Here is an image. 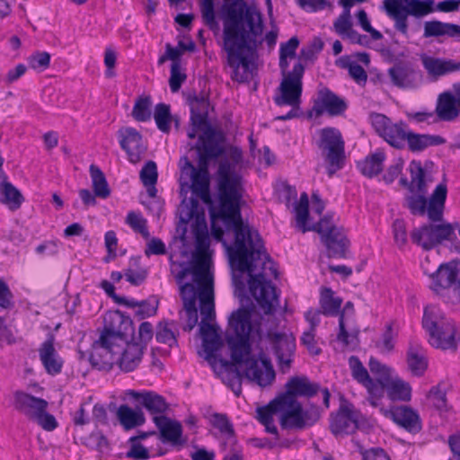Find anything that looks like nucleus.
Wrapping results in <instances>:
<instances>
[{"label":"nucleus","instance_id":"nucleus-1","mask_svg":"<svg viewBox=\"0 0 460 460\" xmlns=\"http://www.w3.org/2000/svg\"><path fill=\"white\" fill-rule=\"evenodd\" d=\"M217 204L208 207L213 237L223 243L233 270L248 273L249 290L260 309L272 314L279 298L275 286L266 280L263 273L253 274L256 262L264 257L271 262L262 244L254 243L248 226L243 222L240 208L242 176L228 161L217 169Z\"/></svg>","mask_w":460,"mask_h":460},{"label":"nucleus","instance_id":"nucleus-2","mask_svg":"<svg viewBox=\"0 0 460 460\" xmlns=\"http://www.w3.org/2000/svg\"><path fill=\"white\" fill-rule=\"evenodd\" d=\"M223 1L220 10L222 49L227 55V64L233 68L232 80L244 83L247 81L246 71L262 44V13L256 5L249 4L244 0Z\"/></svg>","mask_w":460,"mask_h":460},{"label":"nucleus","instance_id":"nucleus-3","mask_svg":"<svg viewBox=\"0 0 460 460\" xmlns=\"http://www.w3.org/2000/svg\"><path fill=\"white\" fill-rule=\"evenodd\" d=\"M228 324L234 331L233 335L226 336L231 360L221 359L220 363L224 367L231 368L234 372V376L229 380L232 391L236 396L240 395L243 376L261 387L270 385L275 379V371L271 364L268 360H262L265 367L263 371L259 367L257 359L251 355L252 309L242 306L234 311L228 318Z\"/></svg>","mask_w":460,"mask_h":460},{"label":"nucleus","instance_id":"nucleus-4","mask_svg":"<svg viewBox=\"0 0 460 460\" xmlns=\"http://www.w3.org/2000/svg\"><path fill=\"white\" fill-rule=\"evenodd\" d=\"M460 7V0H383L381 9L394 22V29L408 35V18H423L435 12L454 13Z\"/></svg>","mask_w":460,"mask_h":460},{"label":"nucleus","instance_id":"nucleus-5","mask_svg":"<svg viewBox=\"0 0 460 460\" xmlns=\"http://www.w3.org/2000/svg\"><path fill=\"white\" fill-rule=\"evenodd\" d=\"M422 328L428 333V341L435 349L456 352L460 342V332L455 323L447 318L438 306L430 305L424 308Z\"/></svg>","mask_w":460,"mask_h":460},{"label":"nucleus","instance_id":"nucleus-6","mask_svg":"<svg viewBox=\"0 0 460 460\" xmlns=\"http://www.w3.org/2000/svg\"><path fill=\"white\" fill-rule=\"evenodd\" d=\"M122 321L124 313L116 310L109 312L103 318L104 328L97 343L100 344L102 352H92L89 360L93 367L100 370H111L113 367L112 354L114 349L119 347L117 341L121 336Z\"/></svg>","mask_w":460,"mask_h":460},{"label":"nucleus","instance_id":"nucleus-7","mask_svg":"<svg viewBox=\"0 0 460 460\" xmlns=\"http://www.w3.org/2000/svg\"><path fill=\"white\" fill-rule=\"evenodd\" d=\"M427 193L413 192L404 197L403 207L413 216H424L426 213L432 222L443 220V212L447 199V188L445 183H439L435 188L429 199Z\"/></svg>","mask_w":460,"mask_h":460},{"label":"nucleus","instance_id":"nucleus-8","mask_svg":"<svg viewBox=\"0 0 460 460\" xmlns=\"http://www.w3.org/2000/svg\"><path fill=\"white\" fill-rule=\"evenodd\" d=\"M315 145L328 164L327 173L332 177L344 166L346 158L345 143L341 131L333 127L321 128Z\"/></svg>","mask_w":460,"mask_h":460},{"label":"nucleus","instance_id":"nucleus-9","mask_svg":"<svg viewBox=\"0 0 460 460\" xmlns=\"http://www.w3.org/2000/svg\"><path fill=\"white\" fill-rule=\"evenodd\" d=\"M286 391L279 397L286 406L301 403L297 398L310 399L319 392L323 394V402L326 409L330 407L331 394L328 388H322L319 383L312 382L306 376H291L285 385Z\"/></svg>","mask_w":460,"mask_h":460},{"label":"nucleus","instance_id":"nucleus-10","mask_svg":"<svg viewBox=\"0 0 460 460\" xmlns=\"http://www.w3.org/2000/svg\"><path fill=\"white\" fill-rule=\"evenodd\" d=\"M310 229L320 234L329 258L345 259L347 257L350 242L342 227L336 226L330 218L324 217Z\"/></svg>","mask_w":460,"mask_h":460},{"label":"nucleus","instance_id":"nucleus-11","mask_svg":"<svg viewBox=\"0 0 460 460\" xmlns=\"http://www.w3.org/2000/svg\"><path fill=\"white\" fill-rule=\"evenodd\" d=\"M459 264L460 260H452L441 264L436 272L431 275L433 290L437 293L444 290L446 294L443 296L447 298V302L453 305L460 304Z\"/></svg>","mask_w":460,"mask_h":460},{"label":"nucleus","instance_id":"nucleus-12","mask_svg":"<svg viewBox=\"0 0 460 460\" xmlns=\"http://www.w3.org/2000/svg\"><path fill=\"white\" fill-rule=\"evenodd\" d=\"M430 222L411 232V239L413 243L420 246L424 251H430L447 239L456 238L454 225L450 223L436 224Z\"/></svg>","mask_w":460,"mask_h":460},{"label":"nucleus","instance_id":"nucleus-13","mask_svg":"<svg viewBox=\"0 0 460 460\" xmlns=\"http://www.w3.org/2000/svg\"><path fill=\"white\" fill-rule=\"evenodd\" d=\"M304 74L305 66L301 62L296 63L278 87L279 94L273 98L276 105L281 107L301 103Z\"/></svg>","mask_w":460,"mask_h":460},{"label":"nucleus","instance_id":"nucleus-14","mask_svg":"<svg viewBox=\"0 0 460 460\" xmlns=\"http://www.w3.org/2000/svg\"><path fill=\"white\" fill-rule=\"evenodd\" d=\"M225 139L221 131L215 129L212 127L203 131V134L199 137V141L196 145L199 160L196 171L209 173V163L221 156L225 149L221 146V142Z\"/></svg>","mask_w":460,"mask_h":460},{"label":"nucleus","instance_id":"nucleus-15","mask_svg":"<svg viewBox=\"0 0 460 460\" xmlns=\"http://www.w3.org/2000/svg\"><path fill=\"white\" fill-rule=\"evenodd\" d=\"M322 410L316 404L304 408L302 403L286 406V412L280 415L279 424L283 429L303 430L313 427L321 419Z\"/></svg>","mask_w":460,"mask_h":460},{"label":"nucleus","instance_id":"nucleus-16","mask_svg":"<svg viewBox=\"0 0 460 460\" xmlns=\"http://www.w3.org/2000/svg\"><path fill=\"white\" fill-rule=\"evenodd\" d=\"M361 413L347 401L341 403L335 414L331 415L330 429L335 436L349 435L358 429Z\"/></svg>","mask_w":460,"mask_h":460},{"label":"nucleus","instance_id":"nucleus-17","mask_svg":"<svg viewBox=\"0 0 460 460\" xmlns=\"http://www.w3.org/2000/svg\"><path fill=\"white\" fill-rule=\"evenodd\" d=\"M280 370L284 373L290 368L296 350V340L292 334L271 332L267 334Z\"/></svg>","mask_w":460,"mask_h":460},{"label":"nucleus","instance_id":"nucleus-18","mask_svg":"<svg viewBox=\"0 0 460 460\" xmlns=\"http://www.w3.org/2000/svg\"><path fill=\"white\" fill-rule=\"evenodd\" d=\"M348 105L344 99L337 95L329 88L324 87L318 91V97L314 101L312 111H309L308 117H312L314 112L316 117L322 116L324 112L332 117L340 116L345 112Z\"/></svg>","mask_w":460,"mask_h":460},{"label":"nucleus","instance_id":"nucleus-19","mask_svg":"<svg viewBox=\"0 0 460 460\" xmlns=\"http://www.w3.org/2000/svg\"><path fill=\"white\" fill-rule=\"evenodd\" d=\"M185 163L181 168L182 174L189 176L191 184L188 187L191 189L192 194L199 198L206 205H215L210 194V175L209 173L196 171V167L188 158H184Z\"/></svg>","mask_w":460,"mask_h":460},{"label":"nucleus","instance_id":"nucleus-20","mask_svg":"<svg viewBox=\"0 0 460 460\" xmlns=\"http://www.w3.org/2000/svg\"><path fill=\"white\" fill-rule=\"evenodd\" d=\"M118 137L119 146L128 155L129 162L138 163L146 151L142 135L136 128L127 127L119 129Z\"/></svg>","mask_w":460,"mask_h":460},{"label":"nucleus","instance_id":"nucleus-21","mask_svg":"<svg viewBox=\"0 0 460 460\" xmlns=\"http://www.w3.org/2000/svg\"><path fill=\"white\" fill-rule=\"evenodd\" d=\"M153 421L159 430V438L163 442H169L173 447H183L187 439L182 438V426L180 421L172 420L165 415L153 417Z\"/></svg>","mask_w":460,"mask_h":460},{"label":"nucleus","instance_id":"nucleus-22","mask_svg":"<svg viewBox=\"0 0 460 460\" xmlns=\"http://www.w3.org/2000/svg\"><path fill=\"white\" fill-rule=\"evenodd\" d=\"M55 336L49 333L47 339L39 348L40 359L46 370L50 376H57L61 373L64 361L55 349Z\"/></svg>","mask_w":460,"mask_h":460},{"label":"nucleus","instance_id":"nucleus-23","mask_svg":"<svg viewBox=\"0 0 460 460\" xmlns=\"http://www.w3.org/2000/svg\"><path fill=\"white\" fill-rule=\"evenodd\" d=\"M394 423L410 433L416 434L421 429V420L417 411L410 406L401 405L393 407L385 412Z\"/></svg>","mask_w":460,"mask_h":460},{"label":"nucleus","instance_id":"nucleus-24","mask_svg":"<svg viewBox=\"0 0 460 460\" xmlns=\"http://www.w3.org/2000/svg\"><path fill=\"white\" fill-rule=\"evenodd\" d=\"M48 406L49 402L45 399L22 391H17L14 394V408L31 420L34 421L40 413L48 409Z\"/></svg>","mask_w":460,"mask_h":460},{"label":"nucleus","instance_id":"nucleus-25","mask_svg":"<svg viewBox=\"0 0 460 460\" xmlns=\"http://www.w3.org/2000/svg\"><path fill=\"white\" fill-rule=\"evenodd\" d=\"M180 296L183 303V309L187 316V323L183 327L185 332H190L198 323V288L194 284L185 283L180 288Z\"/></svg>","mask_w":460,"mask_h":460},{"label":"nucleus","instance_id":"nucleus-26","mask_svg":"<svg viewBox=\"0 0 460 460\" xmlns=\"http://www.w3.org/2000/svg\"><path fill=\"white\" fill-rule=\"evenodd\" d=\"M392 84L398 88H413L420 79V74L410 63H398L388 69Z\"/></svg>","mask_w":460,"mask_h":460},{"label":"nucleus","instance_id":"nucleus-27","mask_svg":"<svg viewBox=\"0 0 460 460\" xmlns=\"http://www.w3.org/2000/svg\"><path fill=\"white\" fill-rule=\"evenodd\" d=\"M420 60L428 75L436 80L460 70V61L454 59L435 58L423 54L420 56Z\"/></svg>","mask_w":460,"mask_h":460},{"label":"nucleus","instance_id":"nucleus-28","mask_svg":"<svg viewBox=\"0 0 460 460\" xmlns=\"http://www.w3.org/2000/svg\"><path fill=\"white\" fill-rule=\"evenodd\" d=\"M144 347L137 342H127L126 348L120 352L115 351L112 354L113 364H119V368L124 372L133 371L141 362Z\"/></svg>","mask_w":460,"mask_h":460},{"label":"nucleus","instance_id":"nucleus-29","mask_svg":"<svg viewBox=\"0 0 460 460\" xmlns=\"http://www.w3.org/2000/svg\"><path fill=\"white\" fill-rule=\"evenodd\" d=\"M441 37L460 40V25L435 19L423 22V38L439 39Z\"/></svg>","mask_w":460,"mask_h":460},{"label":"nucleus","instance_id":"nucleus-30","mask_svg":"<svg viewBox=\"0 0 460 460\" xmlns=\"http://www.w3.org/2000/svg\"><path fill=\"white\" fill-rule=\"evenodd\" d=\"M407 366L415 376H421L428 368V358L424 347L414 341L409 342L406 354Z\"/></svg>","mask_w":460,"mask_h":460},{"label":"nucleus","instance_id":"nucleus-31","mask_svg":"<svg viewBox=\"0 0 460 460\" xmlns=\"http://www.w3.org/2000/svg\"><path fill=\"white\" fill-rule=\"evenodd\" d=\"M189 274L192 275V284H194L198 289H200L201 287L206 286L209 281L212 282L213 280L212 276L207 271L206 261L199 257H195L190 267H186L178 272L176 276L177 281H181V279Z\"/></svg>","mask_w":460,"mask_h":460},{"label":"nucleus","instance_id":"nucleus-32","mask_svg":"<svg viewBox=\"0 0 460 460\" xmlns=\"http://www.w3.org/2000/svg\"><path fill=\"white\" fill-rule=\"evenodd\" d=\"M435 112L442 121H453L460 114V107L454 93L444 92L437 100Z\"/></svg>","mask_w":460,"mask_h":460},{"label":"nucleus","instance_id":"nucleus-33","mask_svg":"<svg viewBox=\"0 0 460 460\" xmlns=\"http://www.w3.org/2000/svg\"><path fill=\"white\" fill-rule=\"evenodd\" d=\"M199 332L202 337V345L208 359L214 356V353L220 349L223 345L222 339L217 332L215 325L201 320L199 324Z\"/></svg>","mask_w":460,"mask_h":460},{"label":"nucleus","instance_id":"nucleus-34","mask_svg":"<svg viewBox=\"0 0 460 460\" xmlns=\"http://www.w3.org/2000/svg\"><path fill=\"white\" fill-rule=\"evenodd\" d=\"M446 142L439 135L419 134L409 130L406 136L408 149L413 153L422 152L429 146H440Z\"/></svg>","mask_w":460,"mask_h":460},{"label":"nucleus","instance_id":"nucleus-35","mask_svg":"<svg viewBox=\"0 0 460 460\" xmlns=\"http://www.w3.org/2000/svg\"><path fill=\"white\" fill-rule=\"evenodd\" d=\"M1 176L0 202L8 206L11 209L19 208L24 201L21 191L7 181V176L4 172H1Z\"/></svg>","mask_w":460,"mask_h":460},{"label":"nucleus","instance_id":"nucleus-36","mask_svg":"<svg viewBox=\"0 0 460 460\" xmlns=\"http://www.w3.org/2000/svg\"><path fill=\"white\" fill-rule=\"evenodd\" d=\"M385 160V152L376 150L375 153L366 156L363 160L358 161L357 163V168L364 176L373 178L383 171Z\"/></svg>","mask_w":460,"mask_h":460},{"label":"nucleus","instance_id":"nucleus-37","mask_svg":"<svg viewBox=\"0 0 460 460\" xmlns=\"http://www.w3.org/2000/svg\"><path fill=\"white\" fill-rule=\"evenodd\" d=\"M117 418L126 430L139 427L146 422V417L140 408L137 407L133 410L127 404H122L118 408Z\"/></svg>","mask_w":460,"mask_h":460},{"label":"nucleus","instance_id":"nucleus-38","mask_svg":"<svg viewBox=\"0 0 460 460\" xmlns=\"http://www.w3.org/2000/svg\"><path fill=\"white\" fill-rule=\"evenodd\" d=\"M388 397L393 401L409 402L411 398V387L398 376H394L390 381L384 379Z\"/></svg>","mask_w":460,"mask_h":460},{"label":"nucleus","instance_id":"nucleus-39","mask_svg":"<svg viewBox=\"0 0 460 460\" xmlns=\"http://www.w3.org/2000/svg\"><path fill=\"white\" fill-rule=\"evenodd\" d=\"M198 298L202 320L205 322L213 320L216 316L213 281L198 289Z\"/></svg>","mask_w":460,"mask_h":460},{"label":"nucleus","instance_id":"nucleus-40","mask_svg":"<svg viewBox=\"0 0 460 460\" xmlns=\"http://www.w3.org/2000/svg\"><path fill=\"white\" fill-rule=\"evenodd\" d=\"M320 309L325 316H337L342 304V299L334 296L331 288L323 287L320 291Z\"/></svg>","mask_w":460,"mask_h":460},{"label":"nucleus","instance_id":"nucleus-41","mask_svg":"<svg viewBox=\"0 0 460 460\" xmlns=\"http://www.w3.org/2000/svg\"><path fill=\"white\" fill-rule=\"evenodd\" d=\"M409 130L407 129V124L403 121H399L397 123H391L385 131L384 138L391 146L402 149L406 145V136L408 135Z\"/></svg>","mask_w":460,"mask_h":460},{"label":"nucleus","instance_id":"nucleus-42","mask_svg":"<svg viewBox=\"0 0 460 460\" xmlns=\"http://www.w3.org/2000/svg\"><path fill=\"white\" fill-rule=\"evenodd\" d=\"M347 313H350L354 314V305L351 301H348L342 311L340 310L339 315V333L337 335V340L342 342L344 345H349L353 342V340L358 341V337L359 334V330L355 329L349 332L346 329L345 323V315Z\"/></svg>","mask_w":460,"mask_h":460},{"label":"nucleus","instance_id":"nucleus-43","mask_svg":"<svg viewBox=\"0 0 460 460\" xmlns=\"http://www.w3.org/2000/svg\"><path fill=\"white\" fill-rule=\"evenodd\" d=\"M140 262V256L131 257L129 260V266L124 272L126 280L136 287L144 283L148 275L147 270L141 267Z\"/></svg>","mask_w":460,"mask_h":460},{"label":"nucleus","instance_id":"nucleus-44","mask_svg":"<svg viewBox=\"0 0 460 460\" xmlns=\"http://www.w3.org/2000/svg\"><path fill=\"white\" fill-rule=\"evenodd\" d=\"M89 172L92 178L93 189L98 198L107 199L111 195V189L102 171L95 164H91Z\"/></svg>","mask_w":460,"mask_h":460},{"label":"nucleus","instance_id":"nucleus-45","mask_svg":"<svg viewBox=\"0 0 460 460\" xmlns=\"http://www.w3.org/2000/svg\"><path fill=\"white\" fill-rule=\"evenodd\" d=\"M153 417L164 415L169 410V403L165 398L155 392L148 391L144 398L143 406Z\"/></svg>","mask_w":460,"mask_h":460},{"label":"nucleus","instance_id":"nucleus-46","mask_svg":"<svg viewBox=\"0 0 460 460\" xmlns=\"http://www.w3.org/2000/svg\"><path fill=\"white\" fill-rule=\"evenodd\" d=\"M257 420L263 424H270L274 421L273 414L280 412L281 415L286 412V405L282 402L279 395L270 401L267 405L257 408Z\"/></svg>","mask_w":460,"mask_h":460},{"label":"nucleus","instance_id":"nucleus-47","mask_svg":"<svg viewBox=\"0 0 460 460\" xmlns=\"http://www.w3.org/2000/svg\"><path fill=\"white\" fill-rule=\"evenodd\" d=\"M154 119L157 128L165 134L171 131V124L173 119V115L171 112L169 104L160 102L155 106Z\"/></svg>","mask_w":460,"mask_h":460},{"label":"nucleus","instance_id":"nucleus-48","mask_svg":"<svg viewBox=\"0 0 460 460\" xmlns=\"http://www.w3.org/2000/svg\"><path fill=\"white\" fill-rule=\"evenodd\" d=\"M408 170L411 175V181L415 186V192L427 193L426 171L422 167L421 162L412 160L409 164Z\"/></svg>","mask_w":460,"mask_h":460},{"label":"nucleus","instance_id":"nucleus-49","mask_svg":"<svg viewBox=\"0 0 460 460\" xmlns=\"http://www.w3.org/2000/svg\"><path fill=\"white\" fill-rule=\"evenodd\" d=\"M152 100L149 95L139 96L136 101L132 109L131 115L135 120L145 122L151 119Z\"/></svg>","mask_w":460,"mask_h":460},{"label":"nucleus","instance_id":"nucleus-50","mask_svg":"<svg viewBox=\"0 0 460 460\" xmlns=\"http://www.w3.org/2000/svg\"><path fill=\"white\" fill-rule=\"evenodd\" d=\"M209 423L227 438L235 437L234 425L226 413L214 412L209 417Z\"/></svg>","mask_w":460,"mask_h":460},{"label":"nucleus","instance_id":"nucleus-51","mask_svg":"<svg viewBox=\"0 0 460 460\" xmlns=\"http://www.w3.org/2000/svg\"><path fill=\"white\" fill-rule=\"evenodd\" d=\"M349 367L352 378L359 385H362L366 382H369L371 376H369L367 369L364 367L358 357L350 356L349 358Z\"/></svg>","mask_w":460,"mask_h":460},{"label":"nucleus","instance_id":"nucleus-52","mask_svg":"<svg viewBox=\"0 0 460 460\" xmlns=\"http://www.w3.org/2000/svg\"><path fill=\"white\" fill-rule=\"evenodd\" d=\"M368 367L371 373L374 376H376V378H374V380L378 381L380 384L384 385V379H387V381H390V379L394 376L392 374V369L386 365L382 364L376 358H370Z\"/></svg>","mask_w":460,"mask_h":460},{"label":"nucleus","instance_id":"nucleus-53","mask_svg":"<svg viewBox=\"0 0 460 460\" xmlns=\"http://www.w3.org/2000/svg\"><path fill=\"white\" fill-rule=\"evenodd\" d=\"M429 398L432 402V405L439 412H447L449 410L447 400L446 391L440 389L439 385L432 386L429 392Z\"/></svg>","mask_w":460,"mask_h":460},{"label":"nucleus","instance_id":"nucleus-54","mask_svg":"<svg viewBox=\"0 0 460 460\" xmlns=\"http://www.w3.org/2000/svg\"><path fill=\"white\" fill-rule=\"evenodd\" d=\"M201 13L205 24L214 31L219 30V24L216 20L213 0L201 1Z\"/></svg>","mask_w":460,"mask_h":460},{"label":"nucleus","instance_id":"nucleus-55","mask_svg":"<svg viewBox=\"0 0 460 460\" xmlns=\"http://www.w3.org/2000/svg\"><path fill=\"white\" fill-rule=\"evenodd\" d=\"M195 238L197 250L200 252H206L209 247V238L204 217L197 222Z\"/></svg>","mask_w":460,"mask_h":460},{"label":"nucleus","instance_id":"nucleus-56","mask_svg":"<svg viewBox=\"0 0 460 460\" xmlns=\"http://www.w3.org/2000/svg\"><path fill=\"white\" fill-rule=\"evenodd\" d=\"M126 222L129 226L145 238L148 239L150 236L149 231L146 226V220L143 218L140 215L136 214L133 211H130L126 217Z\"/></svg>","mask_w":460,"mask_h":460},{"label":"nucleus","instance_id":"nucleus-57","mask_svg":"<svg viewBox=\"0 0 460 460\" xmlns=\"http://www.w3.org/2000/svg\"><path fill=\"white\" fill-rule=\"evenodd\" d=\"M324 43L320 37H314L307 46L300 50V58L305 61L314 60L318 53L323 49Z\"/></svg>","mask_w":460,"mask_h":460},{"label":"nucleus","instance_id":"nucleus-58","mask_svg":"<svg viewBox=\"0 0 460 460\" xmlns=\"http://www.w3.org/2000/svg\"><path fill=\"white\" fill-rule=\"evenodd\" d=\"M350 11L343 10L333 22L334 31L344 39V35L352 28Z\"/></svg>","mask_w":460,"mask_h":460},{"label":"nucleus","instance_id":"nucleus-59","mask_svg":"<svg viewBox=\"0 0 460 460\" xmlns=\"http://www.w3.org/2000/svg\"><path fill=\"white\" fill-rule=\"evenodd\" d=\"M50 55L46 51H38L28 58V65L31 68L42 72L49 66Z\"/></svg>","mask_w":460,"mask_h":460},{"label":"nucleus","instance_id":"nucleus-60","mask_svg":"<svg viewBox=\"0 0 460 460\" xmlns=\"http://www.w3.org/2000/svg\"><path fill=\"white\" fill-rule=\"evenodd\" d=\"M139 175L144 185H155L158 178L156 164L154 161L146 162Z\"/></svg>","mask_w":460,"mask_h":460},{"label":"nucleus","instance_id":"nucleus-61","mask_svg":"<svg viewBox=\"0 0 460 460\" xmlns=\"http://www.w3.org/2000/svg\"><path fill=\"white\" fill-rule=\"evenodd\" d=\"M155 338L158 342L167 344L170 347H172L177 343L175 334L170 328H168V323L166 322H160L158 323Z\"/></svg>","mask_w":460,"mask_h":460},{"label":"nucleus","instance_id":"nucleus-62","mask_svg":"<svg viewBox=\"0 0 460 460\" xmlns=\"http://www.w3.org/2000/svg\"><path fill=\"white\" fill-rule=\"evenodd\" d=\"M186 78V74L181 72V64L175 63L171 65L169 85L172 93H177L181 89Z\"/></svg>","mask_w":460,"mask_h":460},{"label":"nucleus","instance_id":"nucleus-63","mask_svg":"<svg viewBox=\"0 0 460 460\" xmlns=\"http://www.w3.org/2000/svg\"><path fill=\"white\" fill-rule=\"evenodd\" d=\"M190 111L208 113L209 100L204 94H190L187 98Z\"/></svg>","mask_w":460,"mask_h":460},{"label":"nucleus","instance_id":"nucleus-64","mask_svg":"<svg viewBox=\"0 0 460 460\" xmlns=\"http://www.w3.org/2000/svg\"><path fill=\"white\" fill-rule=\"evenodd\" d=\"M369 119L375 131L381 137L384 136L385 131H386L389 125L392 123V120L387 116L381 113L373 112L370 114Z\"/></svg>","mask_w":460,"mask_h":460}]
</instances>
